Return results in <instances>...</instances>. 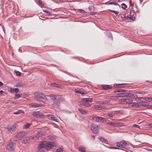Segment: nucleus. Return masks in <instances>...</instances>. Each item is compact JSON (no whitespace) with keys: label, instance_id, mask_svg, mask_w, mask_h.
<instances>
[{"label":"nucleus","instance_id":"obj_1","mask_svg":"<svg viewBox=\"0 0 152 152\" xmlns=\"http://www.w3.org/2000/svg\"><path fill=\"white\" fill-rule=\"evenodd\" d=\"M46 96H49L45 95L42 93L35 92L34 94V96L36 99L43 102H46L47 100L45 97Z\"/></svg>","mask_w":152,"mask_h":152},{"label":"nucleus","instance_id":"obj_2","mask_svg":"<svg viewBox=\"0 0 152 152\" xmlns=\"http://www.w3.org/2000/svg\"><path fill=\"white\" fill-rule=\"evenodd\" d=\"M93 101L92 99L91 98H85L83 99L80 102V105L84 106L85 107H89L91 106V104L89 103Z\"/></svg>","mask_w":152,"mask_h":152},{"label":"nucleus","instance_id":"obj_3","mask_svg":"<svg viewBox=\"0 0 152 152\" xmlns=\"http://www.w3.org/2000/svg\"><path fill=\"white\" fill-rule=\"evenodd\" d=\"M116 146L118 147H121L126 149H130L131 145L126 143L125 141H122L116 143Z\"/></svg>","mask_w":152,"mask_h":152},{"label":"nucleus","instance_id":"obj_4","mask_svg":"<svg viewBox=\"0 0 152 152\" xmlns=\"http://www.w3.org/2000/svg\"><path fill=\"white\" fill-rule=\"evenodd\" d=\"M27 135V133L25 132H20L14 137L13 140L15 141H18L22 139L24 136Z\"/></svg>","mask_w":152,"mask_h":152},{"label":"nucleus","instance_id":"obj_5","mask_svg":"<svg viewBox=\"0 0 152 152\" xmlns=\"http://www.w3.org/2000/svg\"><path fill=\"white\" fill-rule=\"evenodd\" d=\"M16 124H14L11 126L5 128L4 129V131L7 133H10L14 132L16 130Z\"/></svg>","mask_w":152,"mask_h":152},{"label":"nucleus","instance_id":"obj_6","mask_svg":"<svg viewBox=\"0 0 152 152\" xmlns=\"http://www.w3.org/2000/svg\"><path fill=\"white\" fill-rule=\"evenodd\" d=\"M15 144L11 141L9 142L7 146V149L10 151H14L15 149Z\"/></svg>","mask_w":152,"mask_h":152},{"label":"nucleus","instance_id":"obj_7","mask_svg":"<svg viewBox=\"0 0 152 152\" xmlns=\"http://www.w3.org/2000/svg\"><path fill=\"white\" fill-rule=\"evenodd\" d=\"M92 119L96 122H99L101 123L106 122V120L102 117H93L92 118Z\"/></svg>","mask_w":152,"mask_h":152},{"label":"nucleus","instance_id":"obj_8","mask_svg":"<svg viewBox=\"0 0 152 152\" xmlns=\"http://www.w3.org/2000/svg\"><path fill=\"white\" fill-rule=\"evenodd\" d=\"M91 129L93 132L95 134H97L99 130L98 125L95 124H93L91 125Z\"/></svg>","mask_w":152,"mask_h":152},{"label":"nucleus","instance_id":"obj_9","mask_svg":"<svg viewBox=\"0 0 152 152\" xmlns=\"http://www.w3.org/2000/svg\"><path fill=\"white\" fill-rule=\"evenodd\" d=\"M34 137L32 136L27 137L24 140L22 141V143L24 144L29 143L31 142L34 139Z\"/></svg>","mask_w":152,"mask_h":152},{"label":"nucleus","instance_id":"obj_10","mask_svg":"<svg viewBox=\"0 0 152 152\" xmlns=\"http://www.w3.org/2000/svg\"><path fill=\"white\" fill-rule=\"evenodd\" d=\"M32 115L34 116L37 118L42 117L44 116L43 113L38 111L33 112Z\"/></svg>","mask_w":152,"mask_h":152},{"label":"nucleus","instance_id":"obj_11","mask_svg":"<svg viewBox=\"0 0 152 152\" xmlns=\"http://www.w3.org/2000/svg\"><path fill=\"white\" fill-rule=\"evenodd\" d=\"M107 124L109 125L113 126L115 127H120L123 126L122 124L120 123L108 122Z\"/></svg>","mask_w":152,"mask_h":152},{"label":"nucleus","instance_id":"obj_12","mask_svg":"<svg viewBox=\"0 0 152 152\" xmlns=\"http://www.w3.org/2000/svg\"><path fill=\"white\" fill-rule=\"evenodd\" d=\"M45 148L50 149L53 146V143L52 142H46Z\"/></svg>","mask_w":152,"mask_h":152},{"label":"nucleus","instance_id":"obj_13","mask_svg":"<svg viewBox=\"0 0 152 152\" xmlns=\"http://www.w3.org/2000/svg\"><path fill=\"white\" fill-rule=\"evenodd\" d=\"M93 108L98 110H101L102 109L106 110L107 109L105 107L99 105H94L93 107Z\"/></svg>","mask_w":152,"mask_h":152},{"label":"nucleus","instance_id":"obj_14","mask_svg":"<svg viewBox=\"0 0 152 152\" xmlns=\"http://www.w3.org/2000/svg\"><path fill=\"white\" fill-rule=\"evenodd\" d=\"M78 110L80 113L83 115H86L88 113V112L87 110H85L81 108H78Z\"/></svg>","mask_w":152,"mask_h":152},{"label":"nucleus","instance_id":"obj_15","mask_svg":"<svg viewBox=\"0 0 152 152\" xmlns=\"http://www.w3.org/2000/svg\"><path fill=\"white\" fill-rule=\"evenodd\" d=\"M47 118L50 120L56 122H58L59 121L58 119H57L55 117L51 115H48Z\"/></svg>","mask_w":152,"mask_h":152},{"label":"nucleus","instance_id":"obj_16","mask_svg":"<svg viewBox=\"0 0 152 152\" xmlns=\"http://www.w3.org/2000/svg\"><path fill=\"white\" fill-rule=\"evenodd\" d=\"M19 89L17 88H10L9 90V91L11 93L14 92L16 93H18L19 92Z\"/></svg>","mask_w":152,"mask_h":152},{"label":"nucleus","instance_id":"obj_17","mask_svg":"<svg viewBox=\"0 0 152 152\" xmlns=\"http://www.w3.org/2000/svg\"><path fill=\"white\" fill-rule=\"evenodd\" d=\"M75 92L76 93H78L81 94H85L86 93L85 92L86 91L82 89L78 90L75 89Z\"/></svg>","mask_w":152,"mask_h":152},{"label":"nucleus","instance_id":"obj_18","mask_svg":"<svg viewBox=\"0 0 152 152\" xmlns=\"http://www.w3.org/2000/svg\"><path fill=\"white\" fill-rule=\"evenodd\" d=\"M62 100L61 96L60 95H56L55 101L61 102Z\"/></svg>","mask_w":152,"mask_h":152},{"label":"nucleus","instance_id":"obj_19","mask_svg":"<svg viewBox=\"0 0 152 152\" xmlns=\"http://www.w3.org/2000/svg\"><path fill=\"white\" fill-rule=\"evenodd\" d=\"M46 142H41L38 145V148H45Z\"/></svg>","mask_w":152,"mask_h":152},{"label":"nucleus","instance_id":"obj_20","mask_svg":"<svg viewBox=\"0 0 152 152\" xmlns=\"http://www.w3.org/2000/svg\"><path fill=\"white\" fill-rule=\"evenodd\" d=\"M30 106L32 107H37L41 106V105L37 103H31L30 104Z\"/></svg>","mask_w":152,"mask_h":152},{"label":"nucleus","instance_id":"obj_21","mask_svg":"<svg viewBox=\"0 0 152 152\" xmlns=\"http://www.w3.org/2000/svg\"><path fill=\"white\" fill-rule=\"evenodd\" d=\"M50 85L51 87L53 86L57 88H61V87L59 85L56 84L55 83H50Z\"/></svg>","mask_w":152,"mask_h":152},{"label":"nucleus","instance_id":"obj_22","mask_svg":"<svg viewBox=\"0 0 152 152\" xmlns=\"http://www.w3.org/2000/svg\"><path fill=\"white\" fill-rule=\"evenodd\" d=\"M100 104H106L107 105H110V102L108 101H105L102 102H99Z\"/></svg>","mask_w":152,"mask_h":152},{"label":"nucleus","instance_id":"obj_23","mask_svg":"<svg viewBox=\"0 0 152 152\" xmlns=\"http://www.w3.org/2000/svg\"><path fill=\"white\" fill-rule=\"evenodd\" d=\"M99 139L102 142L105 143L107 144H108V142L105 139H104L102 137H100V138H99Z\"/></svg>","mask_w":152,"mask_h":152},{"label":"nucleus","instance_id":"obj_24","mask_svg":"<svg viewBox=\"0 0 152 152\" xmlns=\"http://www.w3.org/2000/svg\"><path fill=\"white\" fill-rule=\"evenodd\" d=\"M144 101L147 102H150L152 101V98L151 97L144 98Z\"/></svg>","mask_w":152,"mask_h":152},{"label":"nucleus","instance_id":"obj_25","mask_svg":"<svg viewBox=\"0 0 152 152\" xmlns=\"http://www.w3.org/2000/svg\"><path fill=\"white\" fill-rule=\"evenodd\" d=\"M124 100L126 103H132L133 102L132 99H125Z\"/></svg>","mask_w":152,"mask_h":152},{"label":"nucleus","instance_id":"obj_26","mask_svg":"<svg viewBox=\"0 0 152 152\" xmlns=\"http://www.w3.org/2000/svg\"><path fill=\"white\" fill-rule=\"evenodd\" d=\"M78 150L80 152H86V150L85 149V148H83V147H80L79 148H78Z\"/></svg>","mask_w":152,"mask_h":152},{"label":"nucleus","instance_id":"obj_27","mask_svg":"<svg viewBox=\"0 0 152 152\" xmlns=\"http://www.w3.org/2000/svg\"><path fill=\"white\" fill-rule=\"evenodd\" d=\"M56 95L53 94H51L50 96V98L54 101L56 100Z\"/></svg>","mask_w":152,"mask_h":152},{"label":"nucleus","instance_id":"obj_28","mask_svg":"<svg viewBox=\"0 0 152 152\" xmlns=\"http://www.w3.org/2000/svg\"><path fill=\"white\" fill-rule=\"evenodd\" d=\"M124 18L126 20V19L130 20L131 19V16L130 15H127L126 14L124 16Z\"/></svg>","mask_w":152,"mask_h":152},{"label":"nucleus","instance_id":"obj_29","mask_svg":"<svg viewBox=\"0 0 152 152\" xmlns=\"http://www.w3.org/2000/svg\"><path fill=\"white\" fill-rule=\"evenodd\" d=\"M116 96L117 97H124V96H126L125 94V93L118 94Z\"/></svg>","mask_w":152,"mask_h":152},{"label":"nucleus","instance_id":"obj_30","mask_svg":"<svg viewBox=\"0 0 152 152\" xmlns=\"http://www.w3.org/2000/svg\"><path fill=\"white\" fill-rule=\"evenodd\" d=\"M22 113H23V111L22 110H19L17 112L13 113V114H18Z\"/></svg>","mask_w":152,"mask_h":152},{"label":"nucleus","instance_id":"obj_31","mask_svg":"<svg viewBox=\"0 0 152 152\" xmlns=\"http://www.w3.org/2000/svg\"><path fill=\"white\" fill-rule=\"evenodd\" d=\"M31 125V124H27L24 126L23 128L25 129H28L29 127Z\"/></svg>","mask_w":152,"mask_h":152},{"label":"nucleus","instance_id":"obj_32","mask_svg":"<svg viewBox=\"0 0 152 152\" xmlns=\"http://www.w3.org/2000/svg\"><path fill=\"white\" fill-rule=\"evenodd\" d=\"M21 96L19 94H16L15 95V96L14 97V99H17L19 98Z\"/></svg>","mask_w":152,"mask_h":152},{"label":"nucleus","instance_id":"obj_33","mask_svg":"<svg viewBox=\"0 0 152 152\" xmlns=\"http://www.w3.org/2000/svg\"><path fill=\"white\" fill-rule=\"evenodd\" d=\"M63 151V148H60L57 149L55 152H62Z\"/></svg>","mask_w":152,"mask_h":152},{"label":"nucleus","instance_id":"obj_34","mask_svg":"<svg viewBox=\"0 0 152 152\" xmlns=\"http://www.w3.org/2000/svg\"><path fill=\"white\" fill-rule=\"evenodd\" d=\"M110 86L108 85H105L103 86V88L104 89H107L109 88Z\"/></svg>","mask_w":152,"mask_h":152},{"label":"nucleus","instance_id":"obj_35","mask_svg":"<svg viewBox=\"0 0 152 152\" xmlns=\"http://www.w3.org/2000/svg\"><path fill=\"white\" fill-rule=\"evenodd\" d=\"M121 6L122 8L123 9H125L127 8V5L124 3L122 4Z\"/></svg>","mask_w":152,"mask_h":152},{"label":"nucleus","instance_id":"obj_36","mask_svg":"<svg viewBox=\"0 0 152 152\" xmlns=\"http://www.w3.org/2000/svg\"><path fill=\"white\" fill-rule=\"evenodd\" d=\"M88 9L91 11H93L94 10V7L93 6H90L88 7Z\"/></svg>","mask_w":152,"mask_h":152},{"label":"nucleus","instance_id":"obj_37","mask_svg":"<svg viewBox=\"0 0 152 152\" xmlns=\"http://www.w3.org/2000/svg\"><path fill=\"white\" fill-rule=\"evenodd\" d=\"M38 2L39 3V4L41 6H43L44 4L42 2V1L41 0H38Z\"/></svg>","mask_w":152,"mask_h":152},{"label":"nucleus","instance_id":"obj_38","mask_svg":"<svg viewBox=\"0 0 152 152\" xmlns=\"http://www.w3.org/2000/svg\"><path fill=\"white\" fill-rule=\"evenodd\" d=\"M113 115H114V114H113V113H109L107 114V116H108L110 117H112L113 116Z\"/></svg>","mask_w":152,"mask_h":152},{"label":"nucleus","instance_id":"obj_39","mask_svg":"<svg viewBox=\"0 0 152 152\" xmlns=\"http://www.w3.org/2000/svg\"><path fill=\"white\" fill-rule=\"evenodd\" d=\"M110 10L111 12L115 13L116 15H118L119 14V12L118 11Z\"/></svg>","mask_w":152,"mask_h":152},{"label":"nucleus","instance_id":"obj_40","mask_svg":"<svg viewBox=\"0 0 152 152\" xmlns=\"http://www.w3.org/2000/svg\"><path fill=\"white\" fill-rule=\"evenodd\" d=\"M125 99H121L119 100V102L121 103H124L125 102V101L124 100Z\"/></svg>","mask_w":152,"mask_h":152},{"label":"nucleus","instance_id":"obj_41","mask_svg":"<svg viewBox=\"0 0 152 152\" xmlns=\"http://www.w3.org/2000/svg\"><path fill=\"white\" fill-rule=\"evenodd\" d=\"M23 86V84L20 83H18L16 86L19 87H21Z\"/></svg>","mask_w":152,"mask_h":152},{"label":"nucleus","instance_id":"obj_42","mask_svg":"<svg viewBox=\"0 0 152 152\" xmlns=\"http://www.w3.org/2000/svg\"><path fill=\"white\" fill-rule=\"evenodd\" d=\"M115 3V2H114L113 3L110 2L109 1L105 3L106 4H114V5L116 4V3Z\"/></svg>","mask_w":152,"mask_h":152},{"label":"nucleus","instance_id":"obj_43","mask_svg":"<svg viewBox=\"0 0 152 152\" xmlns=\"http://www.w3.org/2000/svg\"><path fill=\"white\" fill-rule=\"evenodd\" d=\"M133 95V94H125V96L127 97H131Z\"/></svg>","mask_w":152,"mask_h":152},{"label":"nucleus","instance_id":"obj_44","mask_svg":"<svg viewBox=\"0 0 152 152\" xmlns=\"http://www.w3.org/2000/svg\"><path fill=\"white\" fill-rule=\"evenodd\" d=\"M137 98L139 100L141 101L142 102L143 101V100H142V99L144 101V97H138Z\"/></svg>","mask_w":152,"mask_h":152},{"label":"nucleus","instance_id":"obj_45","mask_svg":"<svg viewBox=\"0 0 152 152\" xmlns=\"http://www.w3.org/2000/svg\"><path fill=\"white\" fill-rule=\"evenodd\" d=\"M124 89H119L117 90V91L116 92H124Z\"/></svg>","mask_w":152,"mask_h":152},{"label":"nucleus","instance_id":"obj_46","mask_svg":"<svg viewBox=\"0 0 152 152\" xmlns=\"http://www.w3.org/2000/svg\"><path fill=\"white\" fill-rule=\"evenodd\" d=\"M43 11L44 12H45L48 14H50V12L48 10H43Z\"/></svg>","mask_w":152,"mask_h":152},{"label":"nucleus","instance_id":"obj_47","mask_svg":"<svg viewBox=\"0 0 152 152\" xmlns=\"http://www.w3.org/2000/svg\"><path fill=\"white\" fill-rule=\"evenodd\" d=\"M109 149H118L119 148L117 147H108Z\"/></svg>","mask_w":152,"mask_h":152},{"label":"nucleus","instance_id":"obj_48","mask_svg":"<svg viewBox=\"0 0 152 152\" xmlns=\"http://www.w3.org/2000/svg\"><path fill=\"white\" fill-rule=\"evenodd\" d=\"M133 126L134 127H136L137 128H139V129H140V126L134 124L133 125Z\"/></svg>","mask_w":152,"mask_h":152},{"label":"nucleus","instance_id":"obj_49","mask_svg":"<svg viewBox=\"0 0 152 152\" xmlns=\"http://www.w3.org/2000/svg\"><path fill=\"white\" fill-rule=\"evenodd\" d=\"M16 74L17 76H19L20 75V73L19 72L16 71Z\"/></svg>","mask_w":152,"mask_h":152},{"label":"nucleus","instance_id":"obj_50","mask_svg":"<svg viewBox=\"0 0 152 152\" xmlns=\"http://www.w3.org/2000/svg\"><path fill=\"white\" fill-rule=\"evenodd\" d=\"M4 93V92L3 91L1 90L0 91V95Z\"/></svg>","mask_w":152,"mask_h":152},{"label":"nucleus","instance_id":"obj_51","mask_svg":"<svg viewBox=\"0 0 152 152\" xmlns=\"http://www.w3.org/2000/svg\"><path fill=\"white\" fill-rule=\"evenodd\" d=\"M80 10V12H81L83 13L85 12V11L83 10Z\"/></svg>","mask_w":152,"mask_h":152},{"label":"nucleus","instance_id":"obj_52","mask_svg":"<svg viewBox=\"0 0 152 152\" xmlns=\"http://www.w3.org/2000/svg\"><path fill=\"white\" fill-rule=\"evenodd\" d=\"M38 152H43V151L42 150L39 149L38 150Z\"/></svg>","mask_w":152,"mask_h":152},{"label":"nucleus","instance_id":"obj_53","mask_svg":"<svg viewBox=\"0 0 152 152\" xmlns=\"http://www.w3.org/2000/svg\"><path fill=\"white\" fill-rule=\"evenodd\" d=\"M3 85V83L1 82H0V86H2Z\"/></svg>","mask_w":152,"mask_h":152},{"label":"nucleus","instance_id":"obj_54","mask_svg":"<svg viewBox=\"0 0 152 152\" xmlns=\"http://www.w3.org/2000/svg\"><path fill=\"white\" fill-rule=\"evenodd\" d=\"M92 138L94 140L95 139V137L94 136H92Z\"/></svg>","mask_w":152,"mask_h":152},{"label":"nucleus","instance_id":"obj_55","mask_svg":"<svg viewBox=\"0 0 152 152\" xmlns=\"http://www.w3.org/2000/svg\"><path fill=\"white\" fill-rule=\"evenodd\" d=\"M140 3H141V2H142L143 1V0H140Z\"/></svg>","mask_w":152,"mask_h":152},{"label":"nucleus","instance_id":"obj_56","mask_svg":"<svg viewBox=\"0 0 152 152\" xmlns=\"http://www.w3.org/2000/svg\"><path fill=\"white\" fill-rule=\"evenodd\" d=\"M123 57H125L126 56V55L125 54H124L122 55Z\"/></svg>","mask_w":152,"mask_h":152},{"label":"nucleus","instance_id":"obj_57","mask_svg":"<svg viewBox=\"0 0 152 152\" xmlns=\"http://www.w3.org/2000/svg\"><path fill=\"white\" fill-rule=\"evenodd\" d=\"M57 126V125H56V126H55V127H56V128H57V126Z\"/></svg>","mask_w":152,"mask_h":152},{"label":"nucleus","instance_id":"obj_58","mask_svg":"<svg viewBox=\"0 0 152 152\" xmlns=\"http://www.w3.org/2000/svg\"><path fill=\"white\" fill-rule=\"evenodd\" d=\"M130 5H132V6L133 5L132 4L131 2H130Z\"/></svg>","mask_w":152,"mask_h":152},{"label":"nucleus","instance_id":"obj_59","mask_svg":"<svg viewBox=\"0 0 152 152\" xmlns=\"http://www.w3.org/2000/svg\"><path fill=\"white\" fill-rule=\"evenodd\" d=\"M151 106V107L152 108V106Z\"/></svg>","mask_w":152,"mask_h":152},{"label":"nucleus","instance_id":"obj_60","mask_svg":"<svg viewBox=\"0 0 152 152\" xmlns=\"http://www.w3.org/2000/svg\"><path fill=\"white\" fill-rule=\"evenodd\" d=\"M150 125H150H150H149V126H150Z\"/></svg>","mask_w":152,"mask_h":152},{"label":"nucleus","instance_id":"obj_61","mask_svg":"<svg viewBox=\"0 0 152 152\" xmlns=\"http://www.w3.org/2000/svg\"><path fill=\"white\" fill-rule=\"evenodd\" d=\"M124 84H123L122 85H124Z\"/></svg>","mask_w":152,"mask_h":152}]
</instances>
